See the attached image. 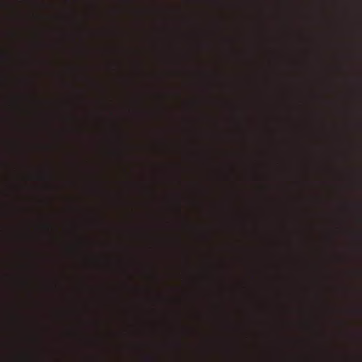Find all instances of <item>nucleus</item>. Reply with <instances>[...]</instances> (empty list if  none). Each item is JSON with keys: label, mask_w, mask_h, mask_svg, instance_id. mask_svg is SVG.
I'll list each match as a JSON object with an SVG mask.
<instances>
[{"label": "nucleus", "mask_w": 362, "mask_h": 362, "mask_svg": "<svg viewBox=\"0 0 362 362\" xmlns=\"http://www.w3.org/2000/svg\"><path fill=\"white\" fill-rule=\"evenodd\" d=\"M15 83L18 89L13 99L15 111L18 117L16 123L18 137L14 141L13 148L19 159V165L24 166L28 160L25 144L21 137V134L25 130V124L20 119L27 113L26 103L30 99V95L26 90L30 86V80L28 76L19 74L15 78Z\"/></svg>", "instance_id": "f257e3e1"}, {"label": "nucleus", "mask_w": 362, "mask_h": 362, "mask_svg": "<svg viewBox=\"0 0 362 362\" xmlns=\"http://www.w3.org/2000/svg\"><path fill=\"white\" fill-rule=\"evenodd\" d=\"M15 238L18 244L17 255L18 259L16 264L17 273L15 276V286L19 293L21 291L28 290L29 287V279L25 274V272L28 269V264L22 261V259L29 254L21 246L22 243L28 238V230H23L21 225L18 226Z\"/></svg>", "instance_id": "f03ea898"}, {"label": "nucleus", "mask_w": 362, "mask_h": 362, "mask_svg": "<svg viewBox=\"0 0 362 362\" xmlns=\"http://www.w3.org/2000/svg\"><path fill=\"white\" fill-rule=\"evenodd\" d=\"M25 303L21 300L16 305V310L13 315V321L16 331L17 350L16 359L17 362H28L30 359L28 352L22 347V343L27 339L28 327L25 322V317L23 313Z\"/></svg>", "instance_id": "7ed1b4c3"}, {"label": "nucleus", "mask_w": 362, "mask_h": 362, "mask_svg": "<svg viewBox=\"0 0 362 362\" xmlns=\"http://www.w3.org/2000/svg\"><path fill=\"white\" fill-rule=\"evenodd\" d=\"M15 40L18 44V48L16 52L15 65L18 71H21L25 66L28 61L27 54L20 48V45L24 37V33L21 28H18L14 33Z\"/></svg>", "instance_id": "20e7f679"}, {"label": "nucleus", "mask_w": 362, "mask_h": 362, "mask_svg": "<svg viewBox=\"0 0 362 362\" xmlns=\"http://www.w3.org/2000/svg\"><path fill=\"white\" fill-rule=\"evenodd\" d=\"M23 181L24 175L21 171H18L16 177L15 189L17 194L18 202H21L23 200V192L26 187Z\"/></svg>", "instance_id": "39448f33"}, {"label": "nucleus", "mask_w": 362, "mask_h": 362, "mask_svg": "<svg viewBox=\"0 0 362 362\" xmlns=\"http://www.w3.org/2000/svg\"><path fill=\"white\" fill-rule=\"evenodd\" d=\"M15 18H16V21H18V23H21L24 20V17L23 16L22 11L20 9L19 6H17L16 8Z\"/></svg>", "instance_id": "423d86ee"}, {"label": "nucleus", "mask_w": 362, "mask_h": 362, "mask_svg": "<svg viewBox=\"0 0 362 362\" xmlns=\"http://www.w3.org/2000/svg\"><path fill=\"white\" fill-rule=\"evenodd\" d=\"M25 211V207L21 206L20 204H18L16 208V213L18 218H21L23 214Z\"/></svg>", "instance_id": "0eeeda50"}, {"label": "nucleus", "mask_w": 362, "mask_h": 362, "mask_svg": "<svg viewBox=\"0 0 362 362\" xmlns=\"http://www.w3.org/2000/svg\"><path fill=\"white\" fill-rule=\"evenodd\" d=\"M20 3H28L30 0H18Z\"/></svg>", "instance_id": "6e6552de"}]
</instances>
